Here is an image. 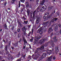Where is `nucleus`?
Here are the masks:
<instances>
[{
    "mask_svg": "<svg viewBox=\"0 0 61 61\" xmlns=\"http://www.w3.org/2000/svg\"><path fill=\"white\" fill-rule=\"evenodd\" d=\"M44 26H43L41 28H40L37 31V33H40L41 35H42L43 34V30H43V28H44Z\"/></svg>",
    "mask_w": 61,
    "mask_h": 61,
    "instance_id": "1",
    "label": "nucleus"
},
{
    "mask_svg": "<svg viewBox=\"0 0 61 61\" xmlns=\"http://www.w3.org/2000/svg\"><path fill=\"white\" fill-rule=\"evenodd\" d=\"M40 8V6H38L37 8V9L34 11L33 13V18H35V12H36V13H38L39 11V8Z\"/></svg>",
    "mask_w": 61,
    "mask_h": 61,
    "instance_id": "2",
    "label": "nucleus"
},
{
    "mask_svg": "<svg viewBox=\"0 0 61 61\" xmlns=\"http://www.w3.org/2000/svg\"><path fill=\"white\" fill-rule=\"evenodd\" d=\"M48 44H44L41 46V48H40V49L41 50H42L44 49V46H47Z\"/></svg>",
    "mask_w": 61,
    "mask_h": 61,
    "instance_id": "3",
    "label": "nucleus"
},
{
    "mask_svg": "<svg viewBox=\"0 0 61 61\" xmlns=\"http://www.w3.org/2000/svg\"><path fill=\"white\" fill-rule=\"evenodd\" d=\"M40 50V48H37L35 51V54H38L39 56V54H40L41 52H40V51H39Z\"/></svg>",
    "mask_w": 61,
    "mask_h": 61,
    "instance_id": "4",
    "label": "nucleus"
},
{
    "mask_svg": "<svg viewBox=\"0 0 61 61\" xmlns=\"http://www.w3.org/2000/svg\"><path fill=\"white\" fill-rule=\"evenodd\" d=\"M43 25H51V23L49 21H47L46 22H44L43 24Z\"/></svg>",
    "mask_w": 61,
    "mask_h": 61,
    "instance_id": "5",
    "label": "nucleus"
},
{
    "mask_svg": "<svg viewBox=\"0 0 61 61\" xmlns=\"http://www.w3.org/2000/svg\"><path fill=\"white\" fill-rule=\"evenodd\" d=\"M48 15H49V12H47L46 13L43 17V18L44 19H46V17H47V18H48Z\"/></svg>",
    "mask_w": 61,
    "mask_h": 61,
    "instance_id": "6",
    "label": "nucleus"
},
{
    "mask_svg": "<svg viewBox=\"0 0 61 61\" xmlns=\"http://www.w3.org/2000/svg\"><path fill=\"white\" fill-rule=\"evenodd\" d=\"M47 40L46 39H41L39 42V43L41 45V44H42V43H44V42L46 41Z\"/></svg>",
    "mask_w": 61,
    "mask_h": 61,
    "instance_id": "7",
    "label": "nucleus"
},
{
    "mask_svg": "<svg viewBox=\"0 0 61 61\" xmlns=\"http://www.w3.org/2000/svg\"><path fill=\"white\" fill-rule=\"evenodd\" d=\"M32 56L34 59H37L38 58V55H34L33 54Z\"/></svg>",
    "mask_w": 61,
    "mask_h": 61,
    "instance_id": "8",
    "label": "nucleus"
},
{
    "mask_svg": "<svg viewBox=\"0 0 61 61\" xmlns=\"http://www.w3.org/2000/svg\"><path fill=\"white\" fill-rule=\"evenodd\" d=\"M46 53H43L41 56V57L40 58L41 59L40 60H41L43 58L46 57Z\"/></svg>",
    "mask_w": 61,
    "mask_h": 61,
    "instance_id": "9",
    "label": "nucleus"
},
{
    "mask_svg": "<svg viewBox=\"0 0 61 61\" xmlns=\"http://www.w3.org/2000/svg\"><path fill=\"white\" fill-rule=\"evenodd\" d=\"M40 39V38L38 36L36 37H35V41H34V43L35 44H36V43L38 40H39Z\"/></svg>",
    "mask_w": 61,
    "mask_h": 61,
    "instance_id": "10",
    "label": "nucleus"
},
{
    "mask_svg": "<svg viewBox=\"0 0 61 61\" xmlns=\"http://www.w3.org/2000/svg\"><path fill=\"white\" fill-rule=\"evenodd\" d=\"M53 31V30L52 29V28H49L48 32V33H50L51 32H52V31Z\"/></svg>",
    "mask_w": 61,
    "mask_h": 61,
    "instance_id": "11",
    "label": "nucleus"
},
{
    "mask_svg": "<svg viewBox=\"0 0 61 61\" xmlns=\"http://www.w3.org/2000/svg\"><path fill=\"white\" fill-rule=\"evenodd\" d=\"M22 37L23 39V40L24 41V43H27V41H26V40H25V38H24L23 36H22Z\"/></svg>",
    "mask_w": 61,
    "mask_h": 61,
    "instance_id": "12",
    "label": "nucleus"
},
{
    "mask_svg": "<svg viewBox=\"0 0 61 61\" xmlns=\"http://www.w3.org/2000/svg\"><path fill=\"white\" fill-rule=\"evenodd\" d=\"M52 52L51 50H47V53L48 54H51V52Z\"/></svg>",
    "mask_w": 61,
    "mask_h": 61,
    "instance_id": "13",
    "label": "nucleus"
},
{
    "mask_svg": "<svg viewBox=\"0 0 61 61\" xmlns=\"http://www.w3.org/2000/svg\"><path fill=\"white\" fill-rule=\"evenodd\" d=\"M40 22V19L37 18V20L36 21V23L37 24L39 23Z\"/></svg>",
    "mask_w": 61,
    "mask_h": 61,
    "instance_id": "14",
    "label": "nucleus"
},
{
    "mask_svg": "<svg viewBox=\"0 0 61 61\" xmlns=\"http://www.w3.org/2000/svg\"><path fill=\"white\" fill-rule=\"evenodd\" d=\"M42 8H43V10H44L45 11V10H46V9H47V7H46V6L45 5V6L44 7L43 6Z\"/></svg>",
    "mask_w": 61,
    "mask_h": 61,
    "instance_id": "15",
    "label": "nucleus"
},
{
    "mask_svg": "<svg viewBox=\"0 0 61 61\" xmlns=\"http://www.w3.org/2000/svg\"><path fill=\"white\" fill-rule=\"evenodd\" d=\"M55 50L56 52H58L59 50H58V47H57L56 48H55Z\"/></svg>",
    "mask_w": 61,
    "mask_h": 61,
    "instance_id": "16",
    "label": "nucleus"
},
{
    "mask_svg": "<svg viewBox=\"0 0 61 61\" xmlns=\"http://www.w3.org/2000/svg\"><path fill=\"white\" fill-rule=\"evenodd\" d=\"M45 1V0H43L41 2L40 5H44V3H45V2H44Z\"/></svg>",
    "mask_w": 61,
    "mask_h": 61,
    "instance_id": "17",
    "label": "nucleus"
},
{
    "mask_svg": "<svg viewBox=\"0 0 61 61\" xmlns=\"http://www.w3.org/2000/svg\"><path fill=\"white\" fill-rule=\"evenodd\" d=\"M22 30L23 32H24L25 31H25L26 30L25 29V27H24L22 29Z\"/></svg>",
    "mask_w": 61,
    "mask_h": 61,
    "instance_id": "18",
    "label": "nucleus"
},
{
    "mask_svg": "<svg viewBox=\"0 0 61 61\" xmlns=\"http://www.w3.org/2000/svg\"><path fill=\"white\" fill-rule=\"evenodd\" d=\"M53 7L52 6H49L48 8V10H51L52 8H53Z\"/></svg>",
    "mask_w": 61,
    "mask_h": 61,
    "instance_id": "19",
    "label": "nucleus"
},
{
    "mask_svg": "<svg viewBox=\"0 0 61 61\" xmlns=\"http://www.w3.org/2000/svg\"><path fill=\"white\" fill-rule=\"evenodd\" d=\"M26 7H28L29 6V3L28 1H27L26 3Z\"/></svg>",
    "mask_w": 61,
    "mask_h": 61,
    "instance_id": "20",
    "label": "nucleus"
},
{
    "mask_svg": "<svg viewBox=\"0 0 61 61\" xmlns=\"http://www.w3.org/2000/svg\"><path fill=\"white\" fill-rule=\"evenodd\" d=\"M12 44H13V46H17V43L16 42L15 44L14 43H13Z\"/></svg>",
    "mask_w": 61,
    "mask_h": 61,
    "instance_id": "21",
    "label": "nucleus"
},
{
    "mask_svg": "<svg viewBox=\"0 0 61 61\" xmlns=\"http://www.w3.org/2000/svg\"><path fill=\"white\" fill-rule=\"evenodd\" d=\"M55 29L56 31H57V26L56 25L55 27Z\"/></svg>",
    "mask_w": 61,
    "mask_h": 61,
    "instance_id": "22",
    "label": "nucleus"
},
{
    "mask_svg": "<svg viewBox=\"0 0 61 61\" xmlns=\"http://www.w3.org/2000/svg\"><path fill=\"white\" fill-rule=\"evenodd\" d=\"M28 23V21H24V23L25 24H27Z\"/></svg>",
    "mask_w": 61,
    "mask_h": 61,
    "instance_id": "23",
    "label": "nucleus"
},
{
    "mask_svg": "<svg viewBox=\"0 0 61 61\" xmlns=\"http://www.w3.org/2000/svg\"><path fill=\"white\" fill-rule=\"evenodd\" d=\"M5 49L6 51L7 50V46L6 45L5 46Z\"/></svg>",
    "mask_w": 61,
    "mask_h": 61,
    "instance_id": "24",
    "label": "nucleus"
},
{
    "mask_svg": "<svg viewBox=\"0 0 61 61\" xmlns=\"http://www.w3.org/2000/svg\"><path fill=\"white\" fill-rule=\"evenodd\" d=\"M55 22V18L53 19L52 20H51L50 22L51 23V22Z\"/></svg>",
    "mask_w": 61,
    "mask_h": 61,
    "instance_id": "25",
    "label": "nucleus"
},
{
    "mask_svg": "<svg viewBox=\"0 0 61 61\" xmlns=\"http://www.w3.org/2000/svg\"><path fill=\"white\" fill-rule=\"evenodd\" d=\"M40 11L41 12H43V11H44V10L42 8L41 9H40Z\"/></svg>",
    "mask_w": 61,
    "mask_h": 61,
    "instance_id": "26",
    "label": "nucleus"
},
{
    "mask_svg": "<svg viewBox=\"0 0 61 61\" xmlns=\"http://www.w3.org/2000/svg\"><path fill=\"white\" fill-rule=\"evenodd\" d=\"M27 15H29V10H27Z\"/></svg>",
    "mask_w": 61,
    "mask_h": 61,
    "instance_id": "27",
    "label": "nucleus"
},
{
    "mask_svg": "<svg viewBox=\"0 0 61 61\" xmlns=\"http://www.w3.org/2000/svg\"><path fill=\"white\" fill-rule=\"evenodd\" d=\"M34 39V37H32L31 39H30V41L31 42H33V40Z\"/></svg>",
    "mask_w": 61,
    "mask_h": 61,
    "instance_id": "28",
    "label": "nucleus"
},
{
    "mask_svg": "<svg viewBox=\"0 0 61 61\" xmlns=\"http://www.w3.org/2000/svg\"><path fill=\"white\" fill-rule=\"evenodd\" d=\"M21 34H19L18 35V38H20L21 37Z\"/></svg>",
    "mask_w": 61,
    "mask_h": 61,
    "instance_id": "29",
    "label": "nucleus"
},
{
    "mask_svg": "<svg viewBox=\"0 0 61 61\" xmlns=\"http://www.w3.org/2000/svg\"><path fill=\"white\" fill-rule=\"evenodd\" d=\"M51 45L52 47H54L55 46V44L53 43Z\"/></svg>",
    "mask_w": 61,
    "mask_h": 61,
    "instance_id": "30",
    "label": "nucleus"
},
{
    "mask_svg": "<svg viewBox=\"0 0 61 61\" xmlns=\"http://www.w3.org/2000/svg\"><path fill=\"white\" fill-rule=\"evenodd\" d=\"M15 0H12L11 1V3L13 4V3H14V2H15Z\"/></svg>",
    "mask_w": 61,
    "mask_h": 61,
    "instance_id": "31",
    "label": "nucleus"
},
{
    "mask_svg": "<svg viewBox=\"0 0 61 61\" xmlns=\"http://www.w3.org/2000/svg\"><path fill=\"white\" fill-rule=\"evenodd\" d=\"M25 44H24L23 49H25Z\"/></svg>",
    "mask_w": 61,
    "mask_h": 61,
    "instance_id": "32",
    "label": "nucleus"
},
{
    "mask_svg": "<svg viewBox=\"0 0 61 61\" xmlns=\"http://www.w3.org/2000/svg\"><path fill=\"white\" fill-rule=\"evenodd\" d=\"M19 7H20V1L19 2Z\"/></svg>",
    "mask_w": 61,
    "mask_h": 61,
    "instance_id": "33",
    "label": "nucleus"
},
{
    "mask_svg": "<svg viewBox=\"0 0 61 61\" xmlns=\"http://www.w3.org/2000/svg\"><path fill=\"white\" fill-rule=\"evenodd\" d=\"M25 0H20V1L22 3H24L25 2Z\"/></svg>",
    "mask_w": 61,
    "mask_h": 61,
    "instance_id": "34",
    "label": "nucleus"
},
{
    "mask_svg": "<svg viewBox=\"0 0 61 61\" xmlns=\"http://www.w3.org/2000/svg\"><path fill=\"white\" fill-rule=\"evenodd\" d=\"M17 31L18 32H19L20 31V28H19L17 30Z\"/></svg>",
    "mask_w": 61,
    "mask_h": 61,
    "instance_id": "35",
    "label": "nucleus"
},
{
    "mask_svg": "<svg viewBox=\"0 0 61 61\" xmlns=\"http://www.w3.org/2000/svg\"><path fill=\"white\" fill-rule=\"evenodd\" d=\"M5 28H7V26H6V24H5Z\"/></svg>",
    "mask_w": 61,
    "mask_h": 61,
    "instance_id": "36",
    "label": "nucleus"
},
{
    "mask_svg": "<svg viewBox=\"0 0 61 61\" xmlns=\"http://www.w3.org/2000/svg\"><path fill=\"white\" fill-rule=\"evenodd\" d=\"M57 41V39H55L54 40V42H56Z\"/></svg>",
    "mask_w": 61,
    "mask_h": 61,
    "instance_id": "37",
    "label": "nucleus"
},
{
    "mask_svg": "<svg viewBox=\"0 0 61 61\" xmlns=\"http://www.w3.org/2000/svg\"><path fill=\"white\" fill-rule=\"evenodd\" d=\"M21 6L22 7H25V6L23 5V4H22L21 5Z\"/></svg>",
    "mask_w": 61,
    "mask_h": 61,
    "instance_id": "38",
    "label": "nucleus"
},
{
    "mask_svg": "<svg viewBox=\"0 0 61 61\" xmlns=\"http://www.w3.org/2000/svg\"><path fill=\"white\" fill-rule=\"evenodd\" d=\"M56 14H57V15H59V13L58 12H56Z\"/></svg>",
    "mask_w": 61,
    "mask_h": 61,
    "instance_id": "39",
    "label": "nucleus"
},
{
    "mask_svg": "<svg viewBox=\"0 0 61 61\" xmlns=\"http://www.w3.org/2000/svg\"><path fill=\"white\" fill-rule=\"evenodd\" d=\"M31 33V32H30V33H29L28 35V36H30V34Z\"/></svg>",
    "mask_w": 61,
    "mask_h": 61,
    "instance_id": "40",
    "label": "nucleus"
},
{
    "mask_svg": "<svg viewBox=\"0 0 61 61\" xmlns=\"http://www.w3.org/2000/svg\"><path fill=\"white\" fill-rule=\"evenodd\" d=\"M53 13H55V10H54L52 11Z\"/></svg>",
    "mask_w": 61,
    "mask_h": 61,
    "instance_id": "41",
    "label": "nucleus"
},
{
    "mask_svg": "<svg viewBox=\"0 0 61 61\" xmlns=\"http://www.w3.org/2000/svg\"><path fill=\"white\" fill-rule=\"evenodd\" d=\"M2 60V57L1 56H0V60Z\"/></svg>",
    "mask_w": 61,
    "mask_h": 61,
    "instance_id": "42",
    "label": "nucleus"
},
{
    "mask_svg": "<svg viewBox=\"0 0 61 61\" xmlns=\"http://www.w3.org/2000/svg\"><path fill=\"white\" fill-rule=\"evenodd\" d=\"M23 58H25V55H23Z\"/></svg>",
    "mask_w": 61,
    "mask_h": 61,
    "instance_id": "43",
    "label": "nucleus"
},
{
    "mask_svg": "<svg viewBox=\"0 0 61 61\" xmlns=\"http://www.w3.org/2000/svg\"><path fill=\"white\" fill-rule=\"evenodd\" d=\"M55 21H56L57 20V18H55L54 19Z\"/></svg>",
    "mask_w": 61,
    "mask_h": 61,
    "instance_id": "44",
    "label": "nucleus"
},
{
    "mask_svg": "<svg viewBox=\"0 0 61 61\" xmlns=\"http://www.w3.org/2000/svg\"><path fill=\"white\" fill-rule=\"evenodd\" d=\"M6 2H5L4 4V5L5 6H6Z\"/></svg>",
    "mask_w": 61,
    "mask_h": 61,
    "instance_id": "45",
    "label": "nucleus"
},
{
    "mask_svg": "<svg viewBox=\"0 0 61 61\" xmlns=\"http://www.w3.org/2000/svg\"><path fill=\"white\" fill-rule=\"evenodd\" d=\"M55 59H56V57H54L53 58V60H55Z\"/></svg>",
    "mask_w": 61,
    "mask_h": 61,
    "instance_id": "46",
    "label": "nucleus"
},
{
    "mask_svg": "<svg viewBox=\"0 0 61 61\" xmlns=\"http://www.w3.org/2000/svg\"><path fill=\"white\" fill-rule=\"evenodd\" d=\"M28 58H31V56H29L28 57Z\"/></svg>",
    "mask_w": 61,
    "mask_h": 61,
    "instance_id": "47",
    "label": "nucleus"
},
{
    "mask_svg": "<svg viewBox=\"0 0 61 61\" xmlns=\"http://www.w3.org/2000/svg\"><path fill=\"white\" fill-rule=\"evenodd\" d=\"M11 48L12 49H14V47H13L12 46L11 47Z\"/></svg>",
    "mask_w": 61,
    "mask_h": 61,
    "instance_id": "48",
    "label": "nucleus"
},
{
    "mask_svg": "<svg viewBox=\"0 0 61 61\" xmlns=\"http://www.w3.org/2000/svg\"><path fill=\"white\" fill-rule=\"evenodd\" d=\"M23 18H24V19H25V20H26V18H25V17H23Z\"/></svg>",
    "mask_w": 61,
    "mask_h": 61,
    "instance_id": "49",
    "label": "nucleus"
},
{
    "mask_svg": "<svg viewBox=\"0 0 61 61\" xmlns=\"http://www.w3.org/2000/svg\"><path fill=\"white\" fill-rule=\"evenodd\" d=\"M39 42H37L36 44H37V45H38V44H39Z\"/></svg>",
    "mask_w": 61,
    "mask_h": 61,
    "instance_id": "50",
    "label": "nucleus"
},
{
    "mask_svg": "<svg viewBox=\"0 0 61 61\" xmlns=\"http://www.w3.org/2000/svg\"><path fill=\"white\" fill-rule=\"evenodd\" d=\"M61 26V25L60 24H59V27H60Z\"/></svg>",
    "mask_w": 61,
    "mask_h": 61,
    "instance_id": "51",
    "label": "nucleus"
},
{
    "mask_svg": "<svg viewBox=\"0 0 61 61\" xmlns=\"http://www.w3.org/2000/svg\"><path fill=\"white\" fill-rule=\"evenodd\" d=\"M3 41L5 43V40H3Z\"/></svg>",
    "mask_w": 61,
    "mask_h": 61,
    "instance_id": "52",
    "label": "nucleus"
},
{
    "mask_svg": "<svg viewBox=\"0 0 61 61\" xmlns=\"http://www.w3.org/2000/svg\"><path fill=\"white\" fill-rule=\"evenodd\" d=\"M60 34H61V29L60 30Z\"/></svg>",
    "mask_w": 61,
    "mask_h": 61,
    "instance_id": "53",
    "label": "nucleus"
},
{
    "mask_svg": "<svg viewBox=\"0 0 61 61\" xmlns=\"http://www.w3.org/2000/svg\"><path fill=\"white\" fill-rule=\"evenodd\" d=\"M56 37H54L53 38V39H55V38H56Z\"/></svg>",
    "mask_w": 61,
    "mask_h": 61,
    "instance_id": "54",
    "label": "nucleus"
},
{
    "mask_svg": "<svg viewBox=\"0 0 61 61\" xmlns=\"http://www.w3.org/2000/svg\"><path fill=\"white\" fill-rule=\"evenodd\" d=\"M29 46H30V48H31V46L30 45Z\"/></svg>",
    "mask_w": 61,
    "mask_h": 61,
    "instance_id": "55",
    "label": "nucleus"
},
{
    "mask_svg": "<svg viewBox=\"0 0 61 61\" xmlns=\"http://www.w3.org/2000/svg\"><path fill=\"white\" fill-rule=\"evenodd\" d=\"M53 35V33H51V34L50 35L51 36H52Z\"/></svg>",
    "mask_w": 61,
    "mask_h": 61,
    "instance_id": "56",
    "label": "nucleus"
},
{
    "mask_svg": "<svg viewBox=\"0 0 61 61\" xmlns=\"http://www.w3.org/2000/svg\"><path fill=\"white\" fill-rule=\"evenodd\" d=\"M8 10H10V8H8Z\"/></svg>",
    "mask_w": 61,
    "mask_h": 61,
    "instance_id": "57",
    "label": "nucleus"
},
{
    "mask_svg": "<svg viewBox=\"0 0 61 61\" xmlns=\"http://www.w3.org/2000/svg\"><path fill=\"white\" fill-rule=\"evenodd\" d=\"M2 31V30L1 29H0V31L1 32Z\"/></svg>",
    "mask_w": 61,
    "mask_h": 61,
    "instance_id": "58",
    "label": "nucleus"
},
{
    "mask_svg": "<svg viewBox=\"0 0 61 61\" xmlns=\"http://www.w3.org/2000/svg\"><path fill=\"white\" fill-rule=\"evenodd\" d=\"M16 32H14V34H16Z\"/></svg>",
    "mask_w": 61,
    "mask_h": 61,
    "instance_id": "59",
    "label": "nucleus"
},
{
    "mask_svg": "<svg viewBox=\"0 0 61 61\" xmlns=\"http://www.w3.org/2000/svg\"><path fill=\"white\" fill-rule=\"evenodd\" d=\"M22 40V39L21 38H20V41H21V40Z\"/></svg>",
    "mask_w": 61,
    "mask_h": 61,
    "instance_id": "60",
    "label": "nucleus"
},
{
    "mask_svg": "<svg viewBox=\"0 0 61 61\" xmlns=\"http://www.w3.org/2000/svg\"><path fill=\"white\" fill-rule=\"evenodd\" d=\"M36 2H37L38 3V0H37Z\"/></svg>",
    "mask_w": 61,
    "mask_h": 61,
    "instance_id": "61",
    "label": "nucleus"
},
{
    "mask_svg": "<svg viewBox=\"0 0 61 61\" xmlns=\"http://www.w3.org/2000/svg\"><path fill=\"white\" fill-rule=\"evenodd\" d=\"M53 1L54 2V1H55V0H53Z\"/></svg>",
    "mask_w": 61,
    "mask_h": 61,
    "instance_id": "62",
    "label": "nucleus"
},
{
    "mask_svg": "<svg viewBox=\"0 0 61 61\" xmlns=\"http://www.w3.org/2000/svg\"><path fill=\"white\" fill-rule=\"evenodd\" d=\"M33 30H32V33L33 34Z\"/></svg>",
    "mask_w": 61,
    "mask_h": 61,
    "instance_id": "63",
    "label": "nucleus"
},
{
    "mask_svg": "<svg viewBox=\"0 0 61 61\" xmlns=\"http://www.w3.org/2000/svg\"><path fill=\"white\" fill-rule=\"evenodd\" d=\"M59 54L60 56H61V53H60V54Z\"/></svg>",
    "mask_w": 61,
    "mask_h": 61,
    "instance_id": "64",
    "label": "nucleus"
}]
</instances>
